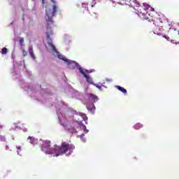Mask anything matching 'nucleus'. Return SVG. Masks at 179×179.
I'll list each match as a JSON object with an SVG mask.
<instances>
[{"label":"nucleus","mask_w":179,"mask_h":179,"mask_svg":"<svg viewBox=\"0 0 179 179\" xmlns=\"http://www.w3.org/2000/svg\"><path fill=\"white\" fill-rule=\"evenodd\" d=\"M154 34H157V36H163V34L162 32L154 31Z\"/></svg>","instance_id":"4be33fe9"},{"label":"nucleus","mask_w":179,"mask_h":179,"mask_svg":"<svg viewBox=\"0 0 179 179\" xmlns=\"http://www.w3.org/2000/svg\"><path fill=\"white\" fill-rule=\"evenodd\" d=\"M6 149H9V146L8 145H6Z\"/></svg>","instance_id":"473e14b6"},{"label":"nucleus","mask_w":179,"mask_h":179,"mask_svg":"<svg viewBox=\"0 0 179 179\" xmlns=\"http://www.w3.org/2000/svg\"><path fill=\"white\" fill-rule=\"evenodd\" d=\"M29 54L31 58H32V59H36V56L34 55V51L33 50L32 45H30L29 46Z\"/></svg>","instance_id":"9d476101"},{"label":"nucleus","mask_w":179,"mask_h":179,"mask_svg":"<svg viewBox=\"0 0 179 179\" xmlns=\"http://www.w3.org/2000/svg\"><path fill=\"white\" fill-rule=\"evenodd\" d=\"M84 100L87 104H89V102L90 101L92 104H94V103H97V101L99 100V98L94 94L87 93L84 95Z\"/></svg>","instance_id":"0eeeda50"},{"label":"nucleus","mask_w":179,"mask_h":179,"mask_svg":"<svg viewBox=\"0 0 179 179\" xmlns=\"http://www.w3.org/2000/svg\"><path fill=\"white\" fill-rule=\"evenodd\" d=\"M162 37L164 38H166V40H167V41H170V37L166 36V35H162Z\"/></svg>","instance_id":"412c9836"},{"label":"nucleus","mask_w":179,"mask_h":179,"mask_svg":"<svg viewBox=\"0 0 179 179\" xmlns=\"http://www.w3.org/2000/svg\"><path fill=\"white\" fill-rule=\"evenodd\" d=\"M19 43H20V45H22L23 44V43H24V38H20Z\"/></svg>","instance_id":"a211bd4d"},{"label":"nucleus","mask_w":179,"mask_h":179,"mask_svg":"<svg viewBox=\"0 0 179 179\" xmlns=\"http://www.w3.org/2000/svg\"><path fill=\"white\" fill-rule=\"evenodd\" d=\"M134 129L138 130L143 128V124L142 123H136L133 126Z\"/></svg>","instance_id":"f8f14e48"},{"label":"nucleus","mask_w":179,"mask_h":179,"mask_svg":"<svg viewBox=\"0 0 179 179\" xmlns=\"http://www.w3.org/2000/svg\"><path fill=\"white\" fill-rule=\"evenodd\" d=\"M159 22H161V23H163V21H162V18H159Z\"/></svg>","instance_id":"c756f323"},{"label":"nucleus","mask_w":179,"mask_h":179,"mask_svg":"<svg viewBox=\"0 0 179 179\" xmlns=\"http://www.w3.org/2000/svg\"><path fill=\"white\" fill-rule=\"evenodd\" d=\"M143 5L144 8L141 6L139 1L136 0H134L130 2V6H131V8H134V10H136V14L139 16V17L144 20H148L149 22L150 21V18L148 17V12H146V10L149 9V8H150V10L155 12V8L150 7V6L146 3H143Z\"/></svg>","instance_id":"39448f33"},{"label":"nucleus","mask_w":179,"mask_h":179,"mask_svg":"<svg viewBox=\"0 0 179 179\" xmlns=\"http://www.w3.org/2000/svg\"><path fill=\"white\" fill-rule=\"evenodd\" d=\"M102 86H103V87H105V89H107V86L103 85H102Z\"/></svg>","instance_id":"2f4dec72"},{"label":"nucleus","mask_w":179,"mask_h":179,"mask_svg":"<svg viewBox=\"0 0 179 179\" xmlns=\"http://www.w3.org/2000/svg\"><path fill=\"white\" fill-rule=\"evenodd\" d=\"M42 1V5H45V0H41Z\"/></svg>","instance_id":"cd10ccee"},{"label":"nucleus","mask_w":179,"mask_h":179,"mask_svg":"<svg viewBox=\"0 0 179 179\" xmlns=\"http://www.w3.org/2000/svg\"><path fill=\"white\" fill-rule=\"evenodd\" d=\"M171 29H172V30H173L174 31H177V29H176V28H170L169 30H171Z\"/></svg>","instance_id":"bb28decb"},{"label":"nucleus","mask_w":179,"mask_h":179,"mask_svg":"<svg viewBox=\"0 0 179 179\" xmlns=\"http://www.w3.org/2000/svg\"><path fill=\"white\" fill-rule=\"evenodd\" d=\"M22 54H23V56H24V57H26V55H27V52L25 51V50H23V51H22Z\"/></svg>","instance_id":"b1692460"},{"label":"nucleus","mask_w":179,"mask_h":179,"mask_svg":"<svg viewBox=\"0 0 179 179\" xmlns=\"http://www.w3.org/2000/svg\"><path fill=\"white\" fill-rule=\"evenodd\" d=\"M178 26H179V23H178Z\"/></svg>","instance_id":"4c0bfd02"},{"label":"nucleus","mask_w":179,"mask_h":179,"mask_svg":"<svg viewBox=\"0 0 179 179\" xmlns=\"http://www.w3.org/2000/svg\"><path fill=\"white\" fill-rule=\"evenodd\" d=\"M57 10H45V20L48 24L46 31V40L48 45L50 48L52 54L55 58L62 59V61H64L66 63L68 66H71V65L73 64L75 66H73L71 69L76 68L79 71L80 73L83 75V76H84V78L86 79L87 83H90V85H94V83H93L92 81V77L86 74L85 70L83 69L82 66L79 64V63L76 62V61L66 59V57L64 55L61 54V52L58 51L57 47L55 46L54 43H52V39H51L50 37L53 34L52 28H51V24H54V20H52V17L55 16V13H57Z\"/></svg>","instance_id":"f03ea898"},{"label":"nucleus","mask_w":179,"mask_h":179,"mask_svg":"<svg viewBox=\"0 0 179 179\" xmlns=\"http://www.w3.org/2000/svg\"><path fill=\"white\" fill-rule=\"evenodd\" d=\"M95 4H96V0H93V4L92 5V8H94Z\"/></svg>","instance_id":"a878e982"},{"label":"nucleus","mask_w":179,"mask_h":179,"mask_svg":"<svg viewBox=\"0 0 179 179\" xmlns=\"http://www.w3.org/2000/svg\"><path fill=\"white\" fill-rule=\"evenodd\" d=\"M178 34L179 35V31H178Z\"/></svg>","instance_id":"c9c22d12"},{"label":"nucleus","mask_w":179,"mask_h":179,"mask_svg":"<svg viewBox=\"0 0 179 179\" xmlns=\"http://www.w3.org/2000/svg\"><path fill=\"white\" fill-rule=\"evenodd\" d=\"M11 75L13 80L19 82L21 89H24V92H27L32 99L38 100V101H41L43 103H47V98L48 99H51V96H52L51 90L43 89L41 86L31 85L27 83H24L20 75V69L17 68V64H15V61H13V68L11 69Z\"/></svg>","instance_id":"7ed1b4c3"},{"label":"nucleus","mask_w":179,"mask_h":179,"mask_svg":"<svg viewBox=\"0 0 179 179\" xmlns=\"http://www.w3.org/2000/svg\"><path fill=\"white\" fill-rule=\"evenodd\" d=\"M87 110L89 113H91V114H94V112L96 111V106H94V103H87Z\"/></svg>","instance_id":"6e6552de"},{"label":"nucleus","mask_w":179,"mask_h":179,"mask_svg":"<svg viewBox=\"0 0 179 179\" xmlns=\"http://www.w3.org/2000/svg\"><path fill=\"white\" fill-rule=\"evenodd\" d=\"M6 139L5 136L0 135V142H5Z\"/></svg>","instance_id":"dca6fc26"},{"label":"nucleus","mask_w":179,"mask_h":179,"mask_svg":"<svg viewBox=\"0 0 179 179\" xmlns=\"http://www.w3.org/2000/svg\"><path fill=\"white\" fill-rule=\"evenodd\" d=\"M22 131H23L24 132H27V129L24 128V129H22Z\"/></svg>","instance_id":"c85d7f7f"},{"label":"nucleus","mask_w":179,"mask_h":179,"mask_svg":"<svg viewBox=\"0 0 179 179\" xmlns=\"http://www.w3.org/2000/svg\"><path fill=\"white\" fill-rule=\"evenodd\" d=\"M13 22L10 23V25H13Z\"/></svg>","instance_id":"f704fd0d"},{"label":"nucleus","mask_w":179,"mask_h":179,"mask_svg":"<svg viewBox=\"0 0 179 179\" xmlns=\"http://www.w3.org/2000/svg\"><path fill=\"white\" fill-rule=\"evenodd\" d=\"M17 128H19V127H17V126H15L14 127H11L10 129V131H16V129H17Z\"/></svg>","instance_id":"aec40b11"},{"label":"nucleus","mask_w":179,"mask_h":179,"mask_svg":"<svg viewBox=\"0 0 179 179\" xmlns=\"http://www.w3.org/2000/svg\"><path fill=\"white\" fill-rule=\"evenodd\" d=\"M1 54H2L3 55H6V54H8V48H3L1 49Z\"/></svg>","instance_id":"4468645a"},{"label":"nucleus","mask_w":179,"mask_h":179,"mask_svg":"<svg viewBox=\"0 0 179 179\" xmlns=\"http://www.w3.org/2000/svg\"><path fill=\"white\" fill-rule=\"evenodd\" d=\"M51 141H44L41 143V150L45 153V155H52L53 157H58V156H62V155H66V156H71L73 150L75 149V145L66 142H63L61 146L58 145H55L51 148Z\"/></svg>","instance_id":"20e7f679"},{"label":"nucleus","mask_w":179,"mask_h":179,"mask_svg":"<svg viewBox=\"0 0 179 179\" xmlns=\"http://www.w3.org/2000/svg\"><path fill=\"white\" fill-rule=\"evenodd\" d=\"M16 149L17 150V155H20L19 152L22 151V147L17 145V146H16Z\"/></svg>","instance_id":"f3484780"},{"label":"nucleus","mask_w":179,"mask_h":179,"mask_svg":"<svg viewBox=\"0 0 179 179\" xmlns=\"http://www.w3.org/2000/svg\"><path fill=\"white\" fill-rule=\"evenodd\" d=\"M32 1V2H36V0H31Z\"/></svg>","instance_id":"72a5a7b5"},{"label":"nucleus","mask_w":179,"mask_h":179,"mask_svg":"<svg viewBox=\"0 0 179 179\" xmlns=\"http://www.w3.org/2000/svg\"><path fill=\"white\" fill-rule=\"evenodd\" d=\"M64 92L69 97H72V99H80V93L71 86L66 87Z\"/></svg>","instance_id":"423d86ee"},{"label":"nucleus","mask_w":179,"mask_h":179,"mask_svg":"<svg viewBox=\"0 0 179 179\" xmlns=\"http://www.w3.org/2000/svg\"><path fill=\"white\" fill-rule=\"evenodd\" d=\"M171 43H172V44H179V42L178 43H176V41H174V40H171Z\"/></svg>","instance_id":"393cba45"},{"label":"nucleus","mask_w":179,"mask_h":179,"mask_svg":"<svg viewBox=\"0 0 179 179\" xmlns=\"http://www.w3.org/2000/svg\"><path fill=\"white\" fill-rule=\"evenodd\" d=\"M2 128H3V125L0 124V129H2Z\"/></svg>","instance_id":"7c9ffc66"},{"label":"nucleus","mask_w":179,"mask_h":179,"mask_svg":"<svg viewBox=\"0 0 179 179\" xmlns=\"http://www.w3.org/2000/svg\"><path fill=\"white\" fill-rule=\"evenodd\" d=\"M27 140L30 141L29 142L31 145H37L38 143V139L30 136L27 138Z\"/></svg>","instance_id":"1a4fd4ad"},{"label":"nucleus","mask_w":179,"mask_h":179,"mask_svg":"<svg viewBox=\"0 0 179 179\" xmlns=\"http://www.w3.org/2000/svg\"><path fill=\"white\" fill-rule=\"evenodd\" d=\"M20 128V129H22V128L21 127H19Z\"/></svg>","instance_id":"e433bc0d"},{"label":"nucleus","mask_w":179,"mask_h":179,"mask_svg":"<svg viewBox=\"0 0 179 179\" xmlns=\"http://www.w3.org/2000/svg\"><path fill=\"white\" fill-rule=\"evenodd\" d=\"M84 72H85V73H92V70H87V69H83Z\"/></svg>","instance_id":"6ab92c4d"},{"label":"nucleus","mask_w":179,"mask_h":179,"mask_svg":"<svg viewBox=\"0 0 179 179\" xmlns=\"http://www.w3.org/2000/svg\"><path fill=\"white\" fill-rule=\"evenodd\" d=\"M82 8H83L84 9H86V10H87V12H89V7H87V4L83 3H82Z\"/></svg>","instance_id":"2eb2a0df"},{"label":"nucleus","mask_w":179,"mask_h":179,"mask_svg":"<svg viewBox=\"0 0 179 179\" xmlns=\"http://www.w3.org/2000/svg\"><path fill=\"white\" fill-rule=\"evenodd\" d=\"M26 74L28 75V76L30 78V76H31V71H26Z\"/></svg>","instance_id":"5701e85b"},{"label":"nucleus","mask_w":179,"mask_h":179,"mask_svg":"<svg viewBox=\"0 0 179 179\" xmlns=\"http://www.w3.org/2000/svg\"><path fill=\"white\" fill-rule=\"evenodd\" d=\"M101 85H99V84H96L94 83L93 85L96 86L97 87V89H99L101 92H103V84H100Z\"/></svg>","instance_id":"ddd939ff"},{"label":"nucleus","mask_w":179,"mask_h":179,"mask_svg":"<svg viewBox=\"0 0 179 179\" xmlns=\"http://www.w3.org/2000/svg\"><path fill=\"white\" fill-rule=\"evenodd\" d=\"M54 106L56 108L57 115L59 120V122L62 127L70 132L71 134H78V132H83L78 136L80 138L81 142L86 143L87 134H89V129L82 120H76L73 117L74 115H79L85 121V124H87V116L85 113H78L76 110L71 108L68 107V105L62 101H56L52 103V106Z\"/></svg>","instance_id":"f257e3e1"},{"label":"nucleus","mask_w":179,"mask_h":179,"mask_svg":"<svg viewBox=\"0 0 179 179\" xmlns=\"http://www.w3.org/2000/svg\"><path fill=\"white\" fill-rule=\"evenodd\" d=\"M115 87L120 92H122L124 94H127L128 92L127 91V89L120 86V85H115Z\"/></svg>","instance_id":"9b49d317"}]
</instances>
